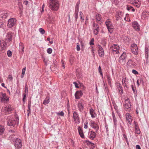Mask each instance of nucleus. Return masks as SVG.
I'll list each match as a JSON object with an SVG mask.
<instances>
[{"instance_id": "1", "label": "nucleus", "mask_w": 149, "mask_h": 149, "mask_svg": "<svg viewBox=\"0 0 149 149\" xmlns=\"http://www.w3.org/2000/svg\"><path fill=\"white\" fill-rule=\"evenodd\" d=\"M7 125L9 126H14L18 124L19 119L16 116L12 115L8 117Z\"/></svg>"}, {"instance_id": "2", "label": "nucleus", "mask_w": 149, "mask_h": 149, "mask_svg": "<svg viewBox=\"0 0 149 149\" xmlns=\"http://www.w3.org/2000/svg\"><path fill=\"white\" fill-rule=\"evenodd\" d=\"M49 8L52 10L57 11L59 8V3L58 0H49Z\"/></svg>"}, {"instance_id": "3", "label": "nucleus", "mask_w": 149, "mask_h": 149, "mask_svg": "<svg viewBox=\"0 0 149 149\" xmlns=\"http://www.w3.org/2000/svg\"><path fill=\"white\" fill-rule=\"evenodd\" d=\"M13 109L11 105H7L2 107L1 109L2 113L3 114H9L13 111Z\"/></svg>"}, {"instance_id": "4", "label": "nucleus", "mask_w": 149, "mask_h": 149, "mask_svg": "<svg viewBox=\"0 0 149 149\" xmlns=\"http://www.w3.org/2000/svg\"><path fill=\"white\" fill-rule=\"evenodd\" d=\"M13 136H11L10 138H11V140L15 142V146L16 148L19 149L21 148L22 146V142L21 141L20 139L18 138H16L15 139H13V137H12Z\"/></svg>"}, {"instance_id": "5", "label": "nucleus", "mask_w": 149, "mask_h": 149, "mask_svg": "<svg viewBox=\"0 0 149 149\" xmlns=\"http://www.w3.org/2000/svg\"><path fill=\"white\" fill-rule=\"evenodd\" d=\"M127 58L126 53L125 52H123L119 58L118 60L120 63L124 64L126 63Z\"/></svg>"}, {"instance_id": "6", "label": "nucleus", "mask_w": 149, "mask_h": 149, "mask_svg": "<svg viewBox=\"0 0 149 149\" xmlns=\"http://www.w3.org/2000/svg\"><path fill=\"white\" fill-rule=\"evenodd\" d=\"M16 19L15 18H13L9 19L8 21L7 26L9 28H11L15 26L16 23Z\"/></svg>"}, {"instance_id": "7", "label": "nucleus", "mask_w": 149, "mask_h": 149, "mask_svg": "<svg viewBox=\"0 0 149 149\" xmlns=\"http://www.w3.org/2000/svg\"><path fill=\"white\" fill-rule=\"evenodd\" d=\"M105 23L108 31L110 33H111L113 31V26L111 22L109 19H107Z\"/></svg>"}, {"instance_id": "8", "label": "nucleus", "mask_w": 149, "mask_h": 149, "mask_svg": "<svg viewBox=\"0 0 149 149\" xmlns=\"http://www.w3.org/2000/svg\"><path fill=\"white\" fill-rule=\"evenodd\" d=\"M110 49L112 51L113 53L116 54L119 53L120 47L118 45L114 44L110 47Z\"/></svg>"}, {"instance_id": "9", "label": "nucleus", "mask_w": 149, "mask_h": 149, "mask_svg": "<svg viewBox=\"0 0 149 149\" xmlns=\"http://www.w3.org/2000/svg\"><path fill=\"white\" fill-rule=\"evenodd\" d=\"M0 98L2 102H5L9 101V97L6 95V93L2 92L0 93Z\"/></svg>"}, {"instance_id": "10", "label": "nucleus", "mask_w": 149, "mask_h": 149, "mask_svg": "<svg viewBox=\"0 0 149 149\" xmlns=\"http://www.w3.org/2000/svg\"><path fill=\"white\" fill-rule=\"evenodd\" d=\"M131 49L134 54L136 55L138 54V48L136 44L133 43L131 45Z\"/></svg>"}, {"instance_id": "11", "label": "nucleus", "mask_w": 149, "mask_h": 149, "mask_svg": "<svg viewBox=\"0 0 149 149\" xmlns=\"http://www.w3.org/2000/svg\"><path fill=\"white\" fill-rule=\"evenodd\" d=\"M98 49V52L99 55L101 57H103L104 55V50L102 46L99 45H98L97 46Z\"/></svg>"}, {"instance_id": "12", "label": "nucleus", "mask_w": 149, "mask_h": 149, "mask_svg": "<svg viewBox=\"0 0 149 149\" xmlns=\"http://www.w3.org/2000/svg\"><path fill=\"white\" fill-rule=\"evenodd\" d=\"M124 106L127 109H129L130 108L131 106L130 102L129 99L128 98L125 99V103Z\"/></svg>"}, {"instance_id": "13", "label": "nucleus", "mask_w": 149, "mask_h": 149, "mask_svg": "<svg viewBox=\"0 0 149 149\" xmlns=\"http://www.w3.org/2000/svg\"><path fill=\"white\" fill-rule=\"evenodd\" d=\"M73 117L75 123H79V115L76 112H74L73 114Z\"/></svg>"}, {"instance_id": "14", "label": "nucleus", "mask_w": 149, "mask_h": 149, "mask_svg": "<svg viewBox=\"0 0 149 149\" xmlns=\"http://www.w3.org/2000/svg\"><path fill=\"white\" fill-rule=\"evenodd\" d=\"M126 120L127 121V123L130 125L132 120L131 116L130 113H126Z\"/></svg>"}, {"instance_id": "15", "label": "nucleus", "mask_w": 149, "mask_h": 149, "mask_svg": "<svg viewBox=\"0 0 149 149\" xmlns=\"http://www.w3.org/2000/svg\"><path fill=\"white\" fill-rule=\"evenodd\" d=\"M83 95V93L81 91H77L75 94V97L76 99H79Z\"/></svg>"}, {"instance_id": "16", "label": "nucleus", "mask_w": 149, "mask_h": 149, "mask_svg": "<svg viewBox=\"0 0 149 149\" xmlns=\"http://www.w3.org/2000/svg\"><path fill=\"white\" fill-rule=\"evenodd\" d=\"M12 36L10 33H8L5 38V40L6 42H10L12 40Z\"/></svg>"}, {"instance_id": "17", "label": "nucleus", "mask_w": 149, "mask_h": 149, "mask_svg": "<svg viewBox=\"0 0 149 149\" xmlns=\"http://www.w3.org/2000/svg\"><path fill=\"white\" fill-rule=\"evenodd\" d=\"M79 9V4L77 3L75 7V13L74 14L75 18L76 19V21L78 17V13Z\"/></svg>"}, {"instance_id": "18", "label": "nucleus", "mask_w": 149, "mask_h": 149, "mask_svg": "<svg viewBox=\"0 0 149 149\" xmlns=\"http://www.w3.org/2000/svg\"><path fill=\"white\" fill-rule=\"evenodd\" d=\"M132 3L136 7L139 8L140 6L141 2L138 0H135Z\"/></svg>"}, {"instance_id": "19", "label": "nucleus", "mask_w": 149, "mask_h": 149, "mask_svg": "<svg viewBox=\"0 0 149 149\" xmlns=\"http://www.w3.org/2000/svg\"><path fill=\"white\" fill-rule=\"evenodd\" d=\"M133 27L136 31H138L140 30L139 25L136 22H134L133 23Z\"/></svg>"}, {"instance_id": "20", "label": "nucleus", "mask_w": 149, "mask_h": 149, "mask_svg": "<svg viewBox=\"0 0 149 149\" xmlns=\"http://www.w3.org/2000/svg\"><path fill=\"white\" fill-rule=\"evenodd\" d=\"M88 135L90 138L93 139L95 137L96 134L93 131H91L89 132Z\"/></svg>"}, {"instance_id": "21", "label": "nucleus", "mask_w": 149, "mask_h": 149, "mask_svg": "<svg viewBox=\"0 0 149 149\" xmlns=\"http://www.w3.org/2000/svg\"><path fill=\"white\" fill-rule=\"evenodd\" d=\"M91 125L92 127L95 129L97 130L98 129L99 127L98 125L95 123L94 121H91Z\"/></svg>"}, {"instance_id": "22", "label": "nucleus", "mask_w": 149, "mask_h": 149, "mask_svg": "<svg viewBox=\"0 0 149 149\" xmlns=\"http://www.w3.org/2000/svg\"><path fill=\"white\" fill-rule=\"evenodd\" d=\"M78 130L80 136L82 138H84V136L82 128L80 126H79L78 127Z\"/></svg>"}, {"instance_id": "23", "label": "nucleus", "mask_w": 149, "mask_h": 149, "mask_svg": "<svg viewBox=\"0 0 149 149\" xmlns=\"http://www.w3.org/2000/svg\"><path fill=\"white\" fill-rule=\"evenodd\" d=\"M96 21L99 24H101L102 22L101 21V15L99 14H97L96 16Z\"/></svg>"}, {"instance_id": "24", "label": "nucleus", "mask_w": 149, "mask_h": 149, "mask_svg": "<svg viewBox=\"0 0 149 149\" xmlns=\"http://www.w3.org/2000/svg\"><path fill=\"white\" fill-rule=\"evenodd\" d=\"M90 114L91 115V116L93 118L95 117L96 116V114L95 112L94 111V110L93 109H90Z\"/></svg>"}, {"instance_id": "25", "label": "nucleus", "mask_w": 149, "mask_h": 149, "mask_svg": "<svg viewBox=\"0 0 149 149\" xmlns=\"http://www.w3.org/2000/svg\"><path fill=\"white\" fill-rule=\"evenodd\" d=\"M50 98L49 97H47L44 100L43 104L45 105L48 104L50 102Z\"/></svg>"}, {"instance_id": "26", "label": "nucleus", "mask_w": 149, "mask_h": 149, "mask_svg": "<svg viewBox=\"0 0 149 149\" xmlns=\"http://www.w3.org/2000/svg\"><path fill=\"white\" fill-rule=\"evenodd\" d=\"M122 15L123 13L122 12H120L117 14L116 16V19L118 20L121 19Z\"/></svg>"}, {"instance_id": "27", "label": "nucleus", "mask_w": 149, "mask_h": 149, "mask_svg": "<svg viewBox=\"0 0 149 149\" xmlns=\"http://www.w3.org/2000/svg\"><path fill=\"white\" fill-rule=\"evenodd\" d=\"M78 106L80 111H81L83 109L84 107L81 102H79Z\"/></svg>"}, {"instance_id": "28", "label": "nucleus", "mask_w": 149, "mask_h": 149, "mask_svg": "<svg viewBox=\"0 0 149 149\" xmlns=\"http://www.w3.org/2000/svg\"><path fill=\"white\" fill-rule=\"evenodd\" d=\"M4 131V127L0 125V135L2 134Z\"/></svg>"}, {"instance_id": "29", "label": "nucleus", "mask_w": 149, "mask_h": 149, "mask_svg": "<svg viewBox=\"0 0 149 149\" xmlns=\"http://www.w3.org/2000/svg\"><path fill=\"white\" fill-rule=\"evenodd\" d=\"M93 27L94 28V30H99V27L98 25L95 24L94 23H93Z\"/></svg>"}, {"instance_id": "30", "label": "nucleus", "mask_w": 149, "mask_h": 149, "mask_svg": "<svg viewBox=\"0 0 149 149\" xmlns=\"http://www.w3.org/2000/svg\"><path fill=\"white\" fill-rule=\"evenodd\" d=\"M19 49L22 50V53L24 52V46L23 43H20L19 44Z\"/></svg>"}, {"instance_id": "31", "label": "nucleus", "mask_w": 149, "mask_h": 149, "mask_svg": "<svg viewBox=\"0 0 149 149\" xmlns=\"http://www.w3.org/2000/svg\"><path fill=\"white\" fill-rule=\"evenodd\" d=\"M127 64L128 65H129V66H131L132 65H133L134 63L132 60L130 59L128 61L127 63Z\"/></svg>"}, {"instance_id": "32", "label": "nucleus", "mask_w": 149, "mask_h": 149, "mask_svg": "<svg viewBox=\"0 0 149 149\" xmlns=\"http://www.w3.org/2000/svg\"><path fill=\"white\" fill-rule=\"evenodd\" d=\"M79 16L81 20H82V21H84V19L83 18L84 15L83 13H82L81 12H79Z\"/></svg>"}, {"instance_id": "33", "label": "nucleus", "mask_w": 149, "mask_h": 149, "mask_svg": "<svg viewBox=\"0 0 149 149\" xmlns=\"http://www.w3.org/2000/svg\"><path fill=\"white\" fill-rule=\"evenodd\" d=\"M127 10H132V12H134L135 10L134 9L132 6L127 7Z\"/></svg>"}, {"instance_id": "34", "label": "nucleus", "mask_w": 149, "mask_h": 149, "mask_svg": "<svg viewBox=\"0 0 149 149\" xmlns=\"http://www.w3.org/2000/svg\"><path fill=\"white\" fill-rule=\"evenodd\" d=\"M145 54L146 57H148V52H149V49L147 48H146L145 49Z\"/></svg>"}, {"instance_id": "35", "label": "nucleus", "mask_w": 149, "mask_h": 149, "mask_svg": "<svg viewBox=\"0 0 149 149\" xmlns=\"http://www.w3.org/2000/svg\"><path fill=\"white\" fill-rule=\"evenodd\" d=\"M94 38H93L91 39L90 41L89 42L90 45H94Z\"/></svg>"}, {"instance_id": "36", "label": "nucleus", "mask_w": 149, "mask_h": 149, "mask_svg": "<svg viewBox=\"0 0 149 149\" xmlns=\"http://www.w3.org/2000/svg\"><path fill=\"white\" fill-rule=\"evenodd\" d=\"M0 47H1L2 49H4L5 48V47L4 45V43L3 42L1 43V41H0Z\"/></svg>"}, {"instance_id": "37", "label": "nucleus", "mask_w": 149, "mask_h": 149, "mask_svg": "<svg viewBox=\"0 0 149 149\" xmlns=\"http://www.w3.org/2000/svg\"><path fill=\"white\" fill-rule=\"evenodd\" d=\"M39 31L40 32V33L42 34H44L45 33V30L42 28H40L39 29Z\"/></svg>"}, {"instance_id": "38", "label": "nucleus", "mask_w": 149, "mask_h": 149, "mask_svg": "<svg viewBox=\"0 0 149 149\" xmlns=\"http://www.w3.org/2000/svg\"><path fill=\"white\" fill-rule=\"evenodd\" d=\"M98 70L100 73V75H102V77L103 74H102V71L101 68L100 66H99L98 68Z\"/></svg>"}, {"instance_id": "39", "label": "nucleus", "mask_w": 149, "mask_h": 149, "mask_svg": "<svg viewBox=\"0 0 149 149\" xmlns=\"http://www.w3.org/2000/svg\"><path fill=\"white\" fill-rule=\"evenodd\" d=\"M129 15L128 14H126V17L124 18V19L126 21H128L129 19Z\"/></svg>"}, {"instance_id": "40", "label": "nucleus", "mask_w": 149, "mask_h": 149, "mask_svg": "<svg viewBox=\"0 0 149 149\" xmlns=\"http://www.w3.org/2000/svg\"><path fill=\"white\" fill-rule=\"evenodd\" d=\"M52 51V49L51 48H49L47 50V52L49 54H51Z\"/></svg>"}, {"instance_id": "41", "label": "nucleus", "mask_w": 149, "mask_h": 149, "mask_svg": "<svg viewBox=\"0 0 149 149\" xmlns=\"http://www.w3.org/2000/svg\"><path fill=\"white\" fill-rule=\"evenodd\" d=\"M7 54L8 57H11L12 55V52L10 50L8 51Z\"/></svg>"}, {"instance_id": "42", "label": "nucleus", "mask_w": 149, "mask_h": 149, "mask_svg": "<svg viewBox=\"0 0 149 149\" xmlns=\"http://www.w3.org/2000/svg\"><path fill=\"white\" fill-rule=\"evenodd\" d=\"M132 72L133 74H139L138 72L137 71L134 69L132 70Z\"/></svg>"}, {"instance_id": "43", "label": "nucleus", "mask_w": 149, "mask_h": 149, "mask_svg": "<svg viewBox=\"0 0 149 149\" xmlns=\"http://www.w3.org/2000/svg\"><path fill=\"white\" fill-rule=\"evenodd\" d=\"M57 115H60L61 116H63L64 115V113L63 111H61L60 113H57Z\"/></svg>"}, {"instance_id": "44", "label": "nucleus", "mask_w": 149, "mask_h": 149, "mask_svg": "<svg viewBox=\"0 0 149 149\" xmlns=\"http://www.w3.org/2000/svg\"><path fill=\"white\" fill-rule=\"evenodd\" d=\"M23 98L22 100H23V101L24 102H24H25V99H26V95L25 94L23 93Z\"/></svg>"}, {"instance_id": "45", "label": "nucleus", "mask_w": 149, "mask_h": 149, "mask_svg": "<svg viewBox=\"0 0 149 149\" xmlns=\"http://www.w3.org/2000/svg\"><path fill=\"white\" fill-rule=\"evenodd\" d=\"M25 70H26V67L22 69V74L23 75H24L25 74Z\"/></svg>"}, {"instance_id": "46", "label": "nucleus", "mask_w": 149, "mask_h": 149, "mask_svg": "<svg viewBox=\"0 0 149 149\" xmlns=\"http://www.w3.org/2000/svg\"><path fill=\"white\" fill-rule=\"evenodd\" d=\"M123 136L124 138L125 139L126 141L127 142V143L128 144V140L127 139V136H126V135H125V134H123Z\"/></svg>"}, {"instance_id": "47", "label": "nucleus", "mask_w": 149, "mask_h": 149, "mask_svg": "<svg viewBox=\"0 0 149 149\" xmlns=\"http://www.w3.org/2000/svg\"><path fill=\"white\" fill-rule=\"evenodd\" d=\"M88 123L87 122H85L84 123V128L85 129H87L88 128Z\"/></svg>"}, {"instance_id": "48", "label": "nucleus", "mask_w": 149, "mask_h": 149, "mask_svg": "<svg viewBox=\"0 0 149 149\" xmlns=\"http://www.w3.org/2000/svg\"><path fill=\"white\" fill-rule=\"evenodd\" d=\"M77 51H79L80 50V47L79 45L78 44H77Z\"/></svg>"}, {"instance_id": "49", "label": "nucleus", "mask_w": 149, "mask_h": 149, "mask_svg": "<svg viewBox=\"0 0 149 149\" xmlns=\"http://www.w3.org/2000/svg\"><path fill=\"white\" fill-rule=\"evenodd\" d=\"M73 84H74L76 88H79L78 84L76 82H74Z\"/></svg>"}, {"instance_id": "50", "label": "nucleus", "mask_w": 149, "mask_h": 149, "mask_svg": "<svg viewBox=\"0 0 149 149\" xmlns=\"http://www.w3.org/2000/svg\"><path fill=\"white\" fill-rule=\"evenodd\" d=\"M113 117L114 122L115 123L116 122L117 120L116 119L115 116L113 114Z\"/></svg>"}, {"instance_id": "51", "label": "nucleus", "mask_w": 149, "mask_h": 149, "mask_svg": "<svg viewBox=\"0 0 149 149\" xmlns=\"http://www.w3.org/2000/svg\"><path fill=\"white\" fill-rule=\"evenodd\" d=\"M132 90L133 91L134 93H135L136 92L135 88H134V87L133 85H132Z\"/></svg>"}, {"instance_id": "52", "label": "nucleus", "mask_w": 149, "mask_h": 149, "mask_svg": "<svg viewBox=\"0 0 149 149\" xmlns=\"http://www.w3.org/2000/svg\"><path fill=\"white\" fill-rule=\"evenodd\" d=\"M93 31L94 34L96 35L98 34L99 30H94Z\"/></svg>"}, {"instance_id": "53", "label": "nucleus", "mask_w": 149, "mask_h": 149, "mask_svg": "<svg viewBox=\"0 0 149 149\" xmlns=\"http://www.w3.org/2000/svg\"><path fill=\"white\" fill-rule=\"evenodd\" d=\"M91 52L92 53H93V55H94V48L92 46H91Z\"/></svg>"}, {"instance_id": "54", "label": "nucleus", "mask_w": 149, "mask_h": 149, "mask_svg": "<svg viewBox=\"0 0 149 149\" xmlns=\"http://www.w3.org/2000/svg\"><path fill=\"white\" fill-rule=\"evenodd\" d=\"M8 79H10V80H12L13 79L12 75H9L8 76Z\"/></svg>"}, {"instance_id": "55", "label": "nucleus", "mask_w": 149, "mask_h": 149, "mask_svg": "<svg viewBox=\"0 0 149 149\" xmlns=\"http://www.w3.org/2000/svg\"><path fill=\"white\" fill-rule=\"evenodd\" d=\"M136 149H141L140 146L139 145H137L136 146Z\"/></svg>"}, {"instance_id": "56", "label": "nucleus", "mask_w": 149, "mask_h": 149, "mask_svg": "<svg viewBox=\"0 0 149 149\" xmlns=\"http://www.w3.org/2000/svg\"><path fill=\"white\" fill-rule=\"evenodd\" d=\"M136 130V132H137V134H139L140 133V131L139 130H138L137 128H136L135 129Z\"/></svg>"}, {"instance_id": "57", "label": "nucleus", "mask_w": 149, "mask_h": 149, "mask_svg": "<svg viewBox=\"0 0 149 149\" xmlns=\"http://www.w3.org/2000/svg\"><path fill=\"white\" fill-rule=\"evenodd\" d=\"M31 107V102H29L28 105V107L29 108H30Z\"/></svg>"}, {"instance_id": "58", "label": "nucleus", "mask_w": 149, "mask_h": 149, "mask_svg": "<svg viewBox=\"0 0 149 149\" xmlns=\"http://www.w3.org/2000/svg\"><path fill=\"white\" fill-rule=\"evenodd\" d=\"M114 109L117 112H118V109L117 107H114Z\"/></svg>"}, {"instance_id": "59", "label": "nucleus", "mask_w": 149, "mask_h": 149, "mask_svg": "<svg viewBox=\"0 0 149 149\" xmlns=\"http://www.w3.org/2000/svg\"><path fill=\"white\" fill-rule=\"evenodd\" d=\"M123 80L124 81V82L125 83V82L126 81V79H123L122 82H123V84H124V83H123Z\"/></svg>"}, {"instance_id": "60", "label": "nucleus", "mask_w": 149, "mask_h": 149, "mask_svg": "<svg viewBox=\"0 0 149 149\" xmlns=\"http://www.w3.org/2000/svg\"><path fill=\"white\" fill-rule=\"evenodd\" d=\"M146 13V12H143L142 14V17H143L144 15H145Z\"/></svg>"}, {"instance_id": "61", "label": "nucleus", "mask_w": 149, "mask_h": 149, "mask_svg": "<svg viewBox=\"0 0 149 149\" xmlns=\"http://www.w3.org/2000/svg\"><path fill=\"white\" fill-rule=\"evenodd\" d=\"M137 82L138 86H139L140 85V83L139 82V79L137 80Z\"/></svg>"}, {"instance_id": "62", "label": "nucleus", "mask_w": 149, "mask_h": 149, "mask_svg": "<svg viewBox=\"0 0 149 149\" xmlns=\"http://www.w3.org/2000/svg\"><path fill=\"white\" fill-rule=\"evenodd\" d=\"M1 86L4 87L5 88H6V87L5 86V84L3 83H2L1 84Z\"/></svg>"}, {"instance_id": "63", "label": "nucleus", "mask_w": 149, "mask_h": 149, "mask_svg": "<svg viewBox=\"0 0 149 149\" xmlns=\"http://www.w3.org/2000/svg\"><path fill=\"white\" fill-rule=\"evenodd\" d=\"M44 7H45V6L44 5H43L42 6V12H43L44 11V10H43V8H44Z\"/></svg>"}, {"instance_id": "64", "label": "nucleus", "mask_w": 149, "mask_h": 149, "mask_svg": "<svg viewBox=\"0 0 149 149\" xmlns=\"http://www.w3.org/2000/svg\"><path fill=\"white\" fill-rule=\"evenodd\" d=\"M24 3L26 5H27L28 4V1H25L24 2Z\"/></svg>"}]
</instances>
